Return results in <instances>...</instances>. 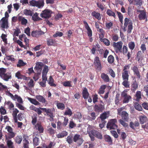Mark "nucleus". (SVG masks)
Segmentation results:
<instances>
[{
    "mask_svg": "<svg viewBox=\"0 0 148 148\" xmlns=\"http://www.w3.org/2000/svg\"><path fill=\"white\" fill-rule=\"evenodd\" d=\"M90 129V127L89 126L87 128V132L92 141L95 140V137L99 139H102V135L101 132L94 129L91 130Z\"/></svg>",
    "mask_w": 148,
    "mask_h": 148,
    "instance_id": "nucleus-1",
    "label": "nucleus"
},
{
    "mask_svg": "<svg viewBox=\"0 0 148 148\" xmlns=\"http://www.w3.org/2000/svg\"><path fill=\"white\" fill-rule=\"evenodd\" d=\"M44 0H38L36 1L35 0H32L29 1V5L36 7L39 8H41L43 7L45 4Z\"/></svg>",
    "mask_w": 148,
    "mask_h": 148,
    "instance_id": "nucleus-2",
    "label": "nucleus"
},
{
    "mask_svg": "<svg viewBox=\"0 0 148 148\" xmlns=\"http://www.w3.org/2000/svg\"><path fill=\"white\" fill-rule=\"evenodd\" d=\"M117 121L116 119H111L108 122L107 125V128L110 130H115L118 127Z\"/></svg>",
    "mask_w": 148,
    "mask_h": 148,
    "instance_id": "nucleus-3",
    "label": "nucleus"
},
{
    "mask_svg": "<svg viewBox=\"0 0 148 148\" xmlns=\"http://www.w3.org/2000/svg\"><path fill=\"white\" fill-rule=\"evenodd\" d=\"M136 11L138 12V18L140 20H145V22L147 21V17L145 10H137Z\"/></svg>",
    "mask_w": 148,
    "mask_h": 148,
    "instance_id": "nucleus-4",
    "label": "nucleus"
},
{
    "mask_svg": "<svg viewBox=\"0 0 148 148\" xmlns=\"http://www.w3.org/2000/svg\"><path fill=\"white\" fill-rule=\"evenodd\" d=\"M128 25L127 33L130 34L133 28V23L132 21L130 20L129 18H125L124 19V26H127Z\"/></svg>",
    "mask_w": 148,
    "mask_h": 148,
    "instance_id": "nucleus-5",
    "label": "nucleus"
},
{
    "mask_svg": "<svg viewBox=\"0 0 148 148\" xmlns=\"http://www.w3.org/2000/svg\"><path fill=\"white\" fill-rule=\"evenodd\" d=\"M122 45L123 42L121 41L118 42H113V46L116 53L119 52L122 53Z\"/></svg>",
    "mask_w": 148,
    "mask_h": 148,
    "instance_id": "nucleus-6",
    "label": "nucleus"
},
{
    "mask_svg": "<svg viewBox=\"0 0 148 148\" xmlns=\"http://www.w3.org/2000/svg\"><path fill=\"white\" fill-rule=\"evenodd\" d=\"M121 97L123 99V103H127L130 101V100L131 99V97L128 95L127 93V91L125 90H124L121 93Z\"/></svg>",
    "mask_w": 148,
    "mask_h": 148,
    "instance_id": "nucleus-7",
    "label": "nucleus"
},
{
    "mask_svg": "<svg viewBox=\"0 0 148 148\" xmlns=\"http://www.w3.org/2000/svg\"><path fill=\"white\" fill-rule=\"evenodd\" d=\"M6 94L10 96L11 98L14 100H15L17 99L18 102L20 103H23V101L22 99L19 96H18L17 95H15L14 96L13 95L10 93L8 90L5 91Z\"/></svg>",
    "mask_w": 148,
    "mask_h": 148,
    "instance_id": "nucleus-8",
    "label": "nucleus"
},
{
    "mask_svg": "<svg viewBox=\"0 0 148 148\" xmlns=\"http://www.w3.org/2000/svg\"><path fill=\"white\" fill-rule=\"evenodd\" d=\"M52 13V12L51 10L48 9H45L42 11L40 16L42 18H48L51 16Z\"/></svg>",
    "mask_w": 148,
    "mask_h": 148,
    "instance_id": "nucleus-9",
    "label": "nucleus"
},
{
    "mask_svg": "<svg viewBox=\"0 0 148 148\" xmlns=\"http://www.w3.org/2000/svg\"><path fill=\"white\" fill-rule=\"evenodd\" d=\"M93 64L95 65V68L96 69L99 71L101 70V61L98 57L96 56L95 58Z\"/></svg>",
    "mask_w": 148,
    "mask_h": 148,
    "instance_id": "nucleus-10",
    "label": "nucleus"
},
{
    "mask_svg": "<svg viewBox=\"0 0 148 148\" xmlns=\"http://www.w3.org/2000/svg\"><path fill=\"white\" fill-rule=\"evenodd\" d=\"M73 140L75 143H77L79 146H80L84 140L82 137L79 134H75Z\"/></svg>",
    "mask_w": 148,
    "mask_h": 148,
    "instance_id": "nucleus-11",
    "label": "nucleus"
},
{
    "mask_svg": "<svg viewBox=\"0 0 148 148\" xmlns=\"http://www.w3.org/2000/svg\"><path fill=\"white\" fill-rule=\"evenodd\" d=\"M105 109L104 105L101 103L95 104L94 108V111L98 112H102Z\"/></svg>",
    "mask_w": 148,
    "mask_h": 148,
    "instance_id": "nucleus-12",
    "label": "nucleus"
},
{
    "mask_svg": "<svg viewBox=\"0 0 148 148\" xmlns=\"http://www.w3.org/2000/svg\"><path fill=\"white\" fill-rule=\"evenodd\" d=\"M5 129L7 130L8 133V138L9 139L13 138L15 136L16 133L13 132L12 128L10 126H7Z\"/></svg>",
    "mask_w": 148,
    "mask_h": 148,
    "instance_id": "nucleus-13",
    "label": "nucleus"
},
{
    "mask_svg": "<svg viewBox=\"0 0 148 148\" xmlns=\"http://www.w3.org/2000/svg\"><path fill=\"white\" fill-rule=\"evenodd\" d=\"M1 27L3 29H7L8 27V19L3 17L0 21Z\"/></svg>",
    "mask_w": 148,
    "mask_h": 148,
    "instance_id": "nucleus-14",
    "label": "nucleus"
},
{
    "mask_svg": "<svg viewBox=\"0 0 148 148\" xmlns=\"http://www.w3.org/2000/svg\"><path fill=\"white\" fill-rule=\"evenodd\" d=\"M130 4L136 5L138 7H140L143 4L142 0H128Z\"/></svg>",
    "mask_w": 148,
    "mask_h": 148,
    "instance_id": "nucleus-15",
    "label": "nucleus"
},
{
    "mask_svg": "<svg viewBox=\"0 0 148 148\" xmlns=\"http://www.w3.org/2000/svg\"><path fill=\"white\" fill-rule=\"evenodd\" d=\"M83 23L85 24V28L87 30L88 36L89 37H91L92 35V33L91 29L86 21H83Z\"/></svg>",
    "mask_w": 148,
    "mask_h": 148,
    "instance_id": "nucleus-16",
    "label": "nucleus"
},
{
    "mask_svg": "<svg viewBox=\"0 0 148 148\" xmlns=\"http://www.w3.org/2000/svg\"><path fill=\"white\" fill-rule=\"evenodd\" d=\"M122 118V119L124 120L126 122L128 121L129 119V116L128 114L125 111H123L122 114L120 115Z\"/></svg>",
    "mask_w": 148,
    "mask_h": 148,
    "instance_id": "nucleus-17",
    "label": "nucleus"
},
{
    "mask_svg": "<svg viewBox=\"0 0 148 148\" xmlns=\"http://www.w3.org/2000/svg\"><path fill=\"white\" fill-rule=\"evenodd\" d=\"M131 68L133 71L134 75H135L137 76V78L140 79V73L137 66H134L132 67Z\"/></svg>",
    "mask_w": 148,
    "mask_h": 148,
    "instance_id": "nucleus-18",
    "label": "nucleus"
},
{
    "mask_svg": "<svg viewBox=\"0 0 148 148\" xmlns=\"http://www.w3.org/2000/svg\"><path fill=\"white\" fill-rule=\"evenodd\" d=\"M44 64L41 62H37L36 66L34 67V69L37 72L41 71Z\"/></svg>",
    "mask_w": 148,
    "mask_h": 148,
    "instance_id": "nucleus-19",
    "label": "nucleus"
},
{
    "mask_svg": "<svg viewBox=\"0 0 148 148\" xmlns=\"http://www.w3.org/2000/svg\"><path fill=\"white\" fill-rule=\"evenodd\" d=\"M143 57L144 56L142 54L141 51H139L136 53L135 59L139 63L142 60Z\"/></svg>",
    "mask_w": 148,
    "mask_h": 148,
    "instance_id": "nucleus-20",
    "label": "nucleus"
},
{
    "mask_svg": "<svg viewBox=\"0 0 148 148\" xmlns=\"http://www.w3.org/2000/svg\"><path fill=\"white\" fill-rule=\"evenodd\" d=\"M44 33L41 31H33L31 33V36L34 37H38L39 36L44 34Z\"/></svg>",
    "mask_w": 148,
    "mask_h": 148,
    "instance_id": "nucleus-21",
    "label": "nucleus"
},
{
    "mask_svg": "<svg viewBox=\"0 0 148 148\" xmlns=\"http://www.w3.org/2000/svg\"><path fill=\"white\" fill-rule=\"evenodd\" d=\"M140 125V124L138 121H135L134 122L131 121L130 123L129 126L131 128L135 130L136 127Z\"/></svg>",
    "mask_w": 148,
    "mask_h": 148,
    "instance_id": "nucleus-22",
    "label": "nucleus"
},
{
    "mask_svg": "<svg viewBox=\"0 0 148 148\" xmlns=\"http://www.w3.org/2000/svg\"><path fill=\"white\" fill-rule=\"evenodd\" d=\"M109 114V112L106 111L104 112L100 115L99 118L101 119V121H106L105 120L108 117Z\"/></svg>",
    "mask_w": 148,
    "mask_h": 148,
    "instance_id": "nucleus-23",
    "label": "nucleus"
},
{
    "mask_svg": "<svg viewBox=\"0 0 148 148\" xmlns=\"http://www.w3.org/2000/svg\"><path fill=\"white\" fill-rule=\"evenodd\" d=\"M23 138V148H29V143L27 140L28 137L25 136H24Z\"/></svg>",
    "mask_w": 148,
    "mask_h": 148,
    "instance_id": "nucleus-24",
    "label": "nucleus"
},
{
    "mask_svg": "<svg viewBox=\"0 0 148 148\" xmlns=\"http://www.w3.org/2000/svg\"><path fill=\"white\" fill-rule=\"evenodd\" d=\"M13 111L12 112V115L13 119L15 123L17 122V114L19 112L18 110L16 108H13L12 110Z\"/></svg>",
    "mask_w": 148,
    "mask_h": 148,
    "instance_id": "nucleus-25",
    "label": "nucleus"
},
{
    "mask_svg": "<svg viewBox=\"0 0 148 148\" xmlns=\"http://www.w3.org/2000/svg\"><path fill=\"white\" fill-rule=\"evenodd\" d=\"M4 80L8 81L9 79L11 78V75L8 73H4L1 77Z\"/></svg>",
    "mask_w": 148,
    "mask_h": 148,
    "instance_id": "nucleus-26",
    "label": "nucleus"
},
{
    "mask_svg": "<svg viewBox=\"0 0 148 148\" xmlns=\"http://www.w3.org/2000/svg\"><path fill=\"white\" fill-rule=\"evenodd\" d=\"M97 51H98L99 53L101 55L104 52L103 55V57L105 58H107V55L109 53L108 50L107 49L105 50L104 52L103 49H98Z\"/></svg>",
    "mask_w": 148,
    "mask_h": 148,
    "instance_id": "nucleus-27",
    "label": "nucleus"
},
{
    "mask_svg": "<svg viewBox=\"0 0 148 148\" xmlns=\"http://www.w3.org/2000/svg\"><path fill=\"white\" fill-rule=\"evenodd\" d=\"M139 121L140 123L143 124L148 121V119L145 115L141 116L139 117Z\"/></svg>",
    "mask_w": 148,
    "mask_h": 148,
    "instance_id": "nucleus-28",
    "label": "nucleus"
},
{
    "mask_svg": "<svg viewBox=\"0 0 148 148\" xmlns=\"http://www.w3.org/2000/svg\"><path fill=\"white\" fill-rule=\"evenodd\" d=\"M35 127L36 129L38 130L39 133H42L43 132L44 129L41 123H37L35 125Z\"/></svg>",
    "mask_w": 148,
    "mask_h": 148,
    "instance_id": "nucleus-29",
    "label": "nucleus"
},
{
    "mask_svg": "<svg viewBox=\"0 0 148 148\" xmlns=\"http://www.w3.org/2000/svg\"><path fill=\"white\" fill-rule=\"evenodd\" d=\"M101 77L104 82H110V79L109 77L107 74L104 73H102L101 74Z\"/></svg>",
    "mask_w": 148,
    "mask_h": 148,
    "instance_id": "nucleus-30",
    "label": "nucleus"
},
{
    "mask_svg": "<svg viewBox=\"0 0 148 148\" xmlns=\"http://www.w3.org/2000/svg\"><path fill=\"white\" fill-rule=\"evenodd\" d=\"M82 95L84 99H87L89 96V93L88 91V89L86 88L85 87L83 90Z\"/></svg>",
    "mask_w": 148,
    "mask_h": 148,
    "instance_id": "nucleus-31",
    "label": "nucleus"
},
{
    "mask_svg": "<svg viewBox=\"0 0 148 148\" xmlns=\"http://www.w3.org/2000/svg\"><path fill=\"white\" fill-rule=\"evenodd\" d=\"M106 87L107 86L106 85L103 84L101 85L98 91V93L100 95L104 94Z\"/></svg>",
    "mask_w": 148,
    "mask_h": 148,
    "instance_id": "nucleus-32",
    "label": "nucleus"
},
{
    "mask_svg": "<svg viewBox=\"0 0 148 148\" xmlns=\"http://www.w3.org/2000/svg\"><path fill=\"white\" fill-rule=\"evenodd\" d=\"M104 138L105 140L110 145H111L112 144V140L111 137L108 135H106L104 136Z\"/></svg>",
    "mask_w": 148,
    "mask_h": 148,
    "instance_id": "nucleus-33",
    "label": "nucleus"
},
{
    "mask_svg": "<svg viewBox=\"0 0 148 148\" xmlns=\"http://www.w3.org/2000/svg\"><path fill=\"white\" fill-rule=\"evenodd\" d=\"M68 133L66 131H62L61 133H60L56 135V136L58 138H61L64 137L67 135Z\"/></svg>",
    "mask_w": 148,
    "mask_h": 148,
    "instance_id": "nucleus-34",
    "label": "nucleus"
},
{
    "mask_svg": "<svg viewBox=\"0 0 148 148\" xmlns=\"http://www.w3.org/2000/svg\"><path fill=\"white\" fill-rule=\"evenodd\" d=\"M138 84L136 81L135 80L132 82L131 85V90L134 91L138 87Z\"/></svg>",
    "mask_w": 148,
    "mask_h": 148,
    "instance_id": "nucleus-35",
    "label": "nucleus"
},
{
    "mask_svg": "<svg viewBox=\"0 0 148 148\" xmlns=\"http://www.w3.org/2000/svg\"><path fill=\"white\" fill-rule=\"evenodd\" d=\"M92 15L96 18L98 20H100L101 19V14L99 12H97L95 11H94L91 13Z\"/></svg>",
    "mask_w": 148,
    "mask_h": 148,
    "instance_id": "nucleus-36",
    "label": "nucleus"
},
{
    "mask_svg": "<svg viewBox=\"0 0 148 148\" xmlns=\"http://www.w3.org/2000/svg\"><path fill=\"white\" fill-rule=\"evenodd\" d=\"M18 20L19 21H21V24L22 25H26L27 23V20L21 16H18Z\"/></svg>",
    "mask_w": 148,
    "mask_h": 148,
    "instance_id": "nucleus-37",
    "label": "nucleus"
},
{
    "mask_svg": "<svg viewBox=\"0 0 148 148\" xmlns=\"http://www.w3.org/2000/svg\"><path fill=\"white\" fill-rule=\"evenodd\" d=\"M32 16V19L34 21H37L42 20L41 18L39 17L38 14L37 12L34 13Z\"/></svg>",
    "mask_w": 148,
    "mask_h": 148,
    "instance_id": "nucleus-38",
    "label": "nucleus"
},
{
    "mask_svg": "<svg viewBox=\"0 0 148 148\" xmlns=\"http://www.w3.org/2000/svg\"><path fill=\"white\" fill-rule=\"evenodd\" d=\"M16 77L18 79H26L27 77L25 76L21 75L19 71H18L15 74Z\"/></svg>",
    "mask_w": 148,
    "mask_h": 148,
    "instance_id": "nucleus-39",
    "label": "nucleus"
},
{
    "mask_svg": "<svg viewBox=\"0 0 148 148\" xmlns=\"http://www.w3.org/2000/svg\"><path fill=\"white\" fill-rule=\"evenodd\" d=\"M47 114V115H48L50 117V121H53V118L54 116L52 111L51 109H49Z\"/></svg>",
    "mask_w": 148,
    "mask_h": 148,
    "instance_id": "nucleus-40",
    "label": "nucleus"
},
{
    "mask_svg": "<svg viewBox=\"0 0 148 148\" xmlns=\"http://www.w3.org/2000/svg\"><path fill=\"white\" fill-rule=\"evenodd\" d=\"M128 71H124L122 73V78L123 80H128L129 74Z\"/></svg>",
    "mask_w": 148,
    "mask_h": 148,
    "instance_id": "nucleus-41",
    "label": "nucleus"
},
{
    "mask_svg": "<svg viewBox=\"0 0 148 148\" xmlns=\"http://www.w3.org/2000/svg\"><path fill=\"white\" fill-rule=\"evenodd\" d=\"M26 64V63L24 62L23 60L20 59L18 61V63L16 64V66L18 67H21L25 66Z\"/></svg>",
    "mask_w": 148,
    "mask_h": 148,
    "instance_id": "nucleus-42",
    "label": "nucleus"
},
{
    "mask_svg": "<svg viewBox=\"0 0 148 148\" xmlns=\"http://www.w3.org/2000/svg\"><path fill=\"white\" fill-rule=\"evenodd\" d=\"M54 79L52 77V76H50L49 77V79L48 84L51 86L56 87V85L54 83Z\"/></svg>",
    "mask_w": 148,
    "mask_h": 148,
    "instance_id": "nucleus-43",
    "label": "nucleus"
},
{
    "mask_svg": "<svg viewBox=\"0 0 148 148\" xmlns=\"http://www.w3.org/2000/svg\"><path fill=\"white\" fill-rule=\"evenodd\" d=\"M6 143L8 148H15L14 143L11 140H7L6 141Z\"/></svg>",
    "mask_w": 148,
    "mask_h": 148,
    "instance_id": "nucleus-44",
    "label": "nucleus"
},
{
    "mask_svg": "<svg viewBox=\"0 0 148 148\" xmlns=\"http://www.w3.org/2000/svg\"><path fill=\"white\" fill-rule=\"evenodd\" d=\"M36 98L39 101L42 103H45L46 102L45 99L41 95H37L36 97Z\"/></svg>",
    "mask_w": 148,
    "mask_h": 148,
    "instance_id": "nucleus-45",
    "label": "nucleus"
},
{
    "mask_svg": "<svg viewBox=\"0 0 148 148\" xmlns=\"http://www.w3.org/2000/svg\"><path fill=\"white\" fill-rule=\"evenodd\" d=\"M97 31L101 33L99 34V40L101 39H104L103 38L104 37L105 34L104 31L103 29H100L99 30H97Z\"/></svg>",
    "mask_w": 148,
    "mask_h": 148,
    "instance_id": "nucleus-46",
    "label": "nucleus"
},
{
    "mask_svg": "<svg viewBox=\"0 0 148 148\" xmlns=\"http://www.w3.org/2000/svg\"><path fill=\"white\" fill-rule=\"evenodd\" d=\"M23 13L26 16H32L33 15L32 12L29 10L27 9H25L24 10Z\"/></svg>",
    "mask_w": 148,
    "mask_h": 148,
    "instance_id": "nucleus-47",
    "label": "nucleus"
},
{
    "mask_svg": "<svg viewBox=\"0 0 148 148\" xmlns=\"http://www.w3.org/2000/svg\"><path fill=\"white\" fill-rule=\"evenodd\" d=\"M120 101L119 94H117L116 95L115 99L114 102L115 104L117 106L120 103Z\"/></svg>",
    "mask_w": 148,
    "mask_h": 148,
    "instance_id": "nucleus-48",
    "label": "nucleus"
},
{
    "mask_svg": "<svg viewBox=\"0 0 148 148\" xmlns=\"http://www.w3.org/2000/svg\"><path fill=\"white\" fill-rule=\"evenodd\" d=\"M22 140V137L21 136H16L15 139V141L17 143L20 144Z\"/></svg>",
    "mask_w": 148,
    "mask_h": 148,
    "instance_id": "nucleus-49",
    "label": "nucleus"
},
{
    "mask_svg": "<svg viewBox=\"0 0 148 148\" xmlns=\"http://www.w3.org/2000/svg\"><path fill=\"white\" fill-rule=\"evenodd\" d=\"M6 58L8 60H10L12 62H13L15 61V59L14 58V56L13 55L10 56L6 55Z\"/></svg>",
    "mask_w": 148,
    "mask_h": 148,
    "instance_id": "nucleus-50",
    "label": "nucleus"
},
{
    "mask_svg": "<svg viewBox=\"0 0 148 148\" xmlns=\"http://www.w3.org/2000/svg\"><path fill=\"white\" fill-rule=\"evenodd\" d=\"M100 45L99 44H96V45L94 47H93L92 49H91V53L92 54L94 55L96 53V51L97 50L96 48L97 47L98 49H99L100 48Z\"/></svg>",
    "mask_w": 148,
    "mask_h": 148,
    "instance_id": "nucleus-51",
    "label": "nucleus"
},
{
    "mask_svg": "<svg viewBox=\"0 0 148 148\" xmlns=\"http://www.w3.org/2000/svg\"><path fill=\"white\" fill-rule=\"evenodd\" d=\"M55 43V41L53 39L48 38L47 41V43L48 46L53 45Z\"/></svg>",
    "mask_w": 148,
    "mask_h": 148,
    "instance_id": "nucleus-52",
    "label": "nucleus"
},
{
    "mask_svg": "<svg viewBox=\"0 0 148 148\" xmlns=\"http://www.w3.org/2000/svg\"><path fill=\"white\" fill-rule=\"evenodd\" d=\"M6 104L8 106V108L9 110H12L14 108V106L11 101H8L7 102Z\"/></svg>",
    "mask_w": 148,
    "mask_h": 148,
    "instance_id": "nucleus-53",
    "label": "nucleus"
},
{
    "mask_svg": "<svg viewBox=\"0 0 148 148\" xmlns=\"http://www.w3.org/2000/svg\"><path fill=\"white\" fill-rule=\"evenodd\" d=\"M39 139L38 138L35 137L33 139V145L34 147L38 146L39 145Z\"/></svg>",
    "mask_w": 148,
    "mask_h": 148,
    "instance_id": "nucleus-54",
    "label": "nucleus"
},
{
    "mask_svg": "<svg viewBox=\"0 0 148 148\" xmlns=\"http://www.w3.org/2000/svg\"><path fill=\"white\" fill-rule=\"evenodd\" d=\"M128 46L130 49L133 50L135 46L134 42L132 41L130 42L128 44Z\"/></svg>",
    "mask_w": 148,
    "mask_h": 148,
    "instance_id": "nucleus-55",
    "label": "nucleus"
},
{
    "mask_svg": "<svg viewBox=\"0 0 148 148\" xmlns=\"http://www.w3.org/2000/svg\"><path fill=\"white\" fill-rule=\"evenodd\" d=\"M134 107L135 109L138 111H141L143 110L141 106L137 103H134Z\"/></svg>",
    "mask_w": 148,
    "mask_h": 148,
    "instance_id": "nucleus-56",
    "label": "nucleus"
},
{
    "mask_svg": "<svg viewBox=\"0 0 148 148\" xmlns=\"http://www.w3.org/2000/svg\"><path fill=\"white\" fill-rule=\"evenodd\" d=\"M114 58L112 55H109L108 58V61L109 63L112 64L114 62Z\"/></svg>",
    "mask_w": 148,
    "mask_h": 148,
    "instance_id": "nucleus-57",
    "label": "nucleus"
},
{
    "mask_svg": "<svg viewBox=\"0 0 148 148\" xmlns=\"http://www.w3.org/2000/svg\"><path fill=\"white\" fill-rule=\"evenodd\" d=\"M107 14L109 16H112L115 18L116 15L114 12L110 9H108L106 11Z\"/></svg>",
    "mask_w": 148,
    "mask_h": 148,
    "instance_id": "nucleus-58",
    "label": "nucleus"
},
{
    "mask_svg": "<svg viewBox=\"0 0 148 148\" xmlns=\"http://www.w3.org/2000/svg\"><path fill=\"white\" fill-rule=\"evenodd\" d=\"M57 106L58 109L61 110H63L65 107L64 104L61 103H58L57 104Z\"/></svg>",
    "mask_w": 148,
    "mask_h": 148,
    "instance_id": "nucleus-59",
    "label": "nucleus"
},
{
    "mask_svg": "<svg viewBox=\"0 0 148 148\" xmlns=\"http://www.w3.org/2000/svg\"><path fill=\"white\" fill-rule=\"evenodd\" d=\"M37 73H34V77H33V79L34 80L36 81L39 78V76L41 74V71L37 72Z\"/></svg>",
    "mask_w": 148,
    "mask_h": 148,
    "instance_id": "nucleus-60",
    "label": "nucleus"
},
{
    "mask_svg": "<svg viewBox=\"0 0 148 148\" xmlns=\"http://www.w3.org/2000/svg\"><path fill=\"white\" fill-rule=\"evenodd\" d=\"M64 127V125L60 121H58L57 122V128L58 130H61Z\"/></svg>",
    "mask_w": 148,
    "mask_h": 148,
    "instance_id": "nucleus-61",
    "label": "nucleus"
},
{
    "mask_svg": "<svg viewBox=\"0 0 148 148\" xmlns=\"http://www.w3.org/2000/svg\"><path fill=\"white\" fill-rule=\"evenodd\" d=\"M124 120L122 119H120L119 120V123L125 127H127L128 126V124L125 122Z\"/></svg>",
    "mask_w": 148,
    "mask_h": 148,
    "instance_id": "nucleus-62",
    "label": "nucleus"
},
{
    "mask_svg": "<svg viewBox=\"0 0 148 148\" xmlns=\"http://www.w3.org/2000/svg\"><path fill=\"white\" fill-rule=\"evenodd\" d=\"M124 81L122 83V84L125 88H130V84L128 80H123Z\"/></svg>",
    "mask_w": 148,
    "mask_h": 148,
    "instance_id": "nucleus-63",
    "label": "nucleus"
},
{
    "mask_svg": "<svg viewBox=\"0 0 148 148\" xmlns=\"http://www.w3.org/2000/svg\"><path fill=\"white\" fill-rule=\"evenodd\" d=\"M100 41L103 42L104 44L107 46H108L110 45V41L106 38H104V39H101Z\"/></svg>",
    "mask_w": 148,
    "mask_h": 148,
    "instance_id": "nucleus-64",
    "label": "nucleus"
}]
</instances>
